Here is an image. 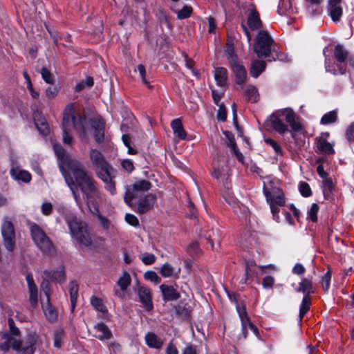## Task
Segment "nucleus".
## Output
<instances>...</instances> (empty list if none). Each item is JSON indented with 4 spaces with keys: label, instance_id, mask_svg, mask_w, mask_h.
I'll return each mask as SVG.
<instances>
[{
    "label": "nucleus",
    "instance_id": "nucleus-19",
    "mask_svg": "<svg viewBox=\"0 0 354 354\" xmlns=\"http://www.w3.org/2000/svg\"><path fill=\"white\" fill-rule=\"evenodd\" d=\"M94 329L96 333L95 337L101 341L110 339L112 337L111 330L102 322L97 324Z\"/></svg>",
    "mask_w": 354,
    "mask_h": 354
},
{
    "label": "nucleus",
    "instance_id": "nucleus-25",
    "mask_svg": "<svg viewBox=\"0 0 354 354\" xmlns=\"http://www.w3.org/2000/svg\"><path fill=\"white\" fill-rule=\"evenodd\" d=\"M214 79L218 86L225 87L227 86L228 73L225 68L218 67L214 71Z\"/></svg>",
    "mask_w": 354,
    "mask_h": 354
},
{
    "label": "nucleus",
    "instance_id": "nucleus-30",
    "mask_svg": "<svg viewBox=\"0 0 354 354\" xmlns=\"http://www.w3.org/2000/svg\"><path fill=\"white\" fill-rule=\"evenodd\" d=\"M277 12L281 15H290L295 12L292 0H280Z\"/></svg>",
    "mask_w": 354,
    "mask_h": 354
},
{
    "label": "nucleus",
    "instance_id": "nucleus-24",
    "mask_svg": "<svg viewBox=\"0 0 354 354\" xmlns=\"http://www.w3.org/2000/svg\"><path fill=\"white\" fill-rule=\"evenodd\" d=\"M231 67L236 76V83L239 85L243 84L247 77V73L244 66L238 62L235 64H232Z\"/></svg>",
    "mask_w": 354,
    "mask_h": 354
},
{
    "label": "nucleus",
    "instance_id": "nucleus-6",
    "mask_svg": "<svg viewBox=\"0 0 354 354\" xmlns=\"http://www.w3.org/2000/svg\"><path fill=\"white\" fill-rule=\"evenodd\" d=\"M349 53L342 44H337L333 50V56L336 63L326 62L325 68L326 72L333 75H344L346 71V61Z\"/></svg>",
    "mask_w": 354,
    "mask_h": 354
},
{
    "label": "nucleus",
    "instance_id": "nucleus-51",
    "mask_svg": "<svg viewBox=\"0 0 354 354\" xmlns=\"http://www.w3.org/2000/svg\"><path fill=\"white\" fill-rule=\"evenodd\" d=\"M145 278L147 280L154 282L156 284H158L161 281V279L154 271L146 272L145 273Z\"/></svg>",
    "mask_w": 354,
    "mask_h": 354
},
{
    "label": "nucleus",
    "instance_id": "nucleus-14",
    "mask_svg": "<svg viewBox=\"0 0 354 354\" xmlns=\"http://www.w3.org/2000/svg\"><path fill=\"white\" fill-rule=\"evenodd\" d=\"M277 115L284 117L286 121L290 124L293 131L301 130L302 124L299 117L291 109H284L279 111Z\"/></svg>",
    "mask_w": 354,
    "mask_h": 354
},
{
    "label": "nucleus",
    "instance_id": "nucleus-21",
    "mask_svg": "<svg viewBox=\"0 0 354 354\" xmlns=\"http://www.w3.org/2000/svg\"><path fill=\"white\" fill-rule=\"evenodd\" d=\"M88 208L91 212L97 216L100 227L105 230H109L111 226V221L100 213L97 203L88 207Z\"/></svg>",
    "mask_w": 354,
    "mask_h": 354
},
{
    "label": "nucleus",
    "instance_id": "nucleus-9",
    "mask_svg": "<svg viewBox=\"0 0 354 354\" xmlns=\"http://www.w3.org/2000/svg\"><path fill=\"white\" fill-rule=\"evenodd\" d=\"M151 186L149 181L144 179L138 180L127 186L124 196L125 203L130 207H133V200L140 198L142 194L149 191Z\"/></svg>",
    "mask_w": 354,
    "mask_h": 354
},
{
    "label": "nucleus",
    "instance_id": "nucleus-49",
    "mask_svg": "<svg viewBox=\"0 0 354 354\" xmlns=\"http://www.w3.org/2000/svg\"><path fill=\"white\" fill-rule=\"evenodd\" d=\"M174 268L169 263H165L160 268V272L164 277H169L172 276Z\"/></svg>",
    "mask_w": 354,
    "mask_h": 354
},
{
    "label": "nucleus",
    "instance_id": "nucleus-20",
    "mask_svg": "<svg viewBox=\"0 0 354 354\" xmlns=\"http://www.w3.org/2000/svg\"><path fill=\"white\" fill-rule=\"evenodd\" d=\"M241 89L248 102L255 103L259 100V93L254 86L247 84L243 86Z\"/></svg>",
    "mask_w": 354,
    "mask_h": 354
},
{
    "label": "nucleus",
    "instance_id": "nucleus-47",
    "mask_svg": "<svg viewBox=\"0 0 354 354\" xmlns=\"http://www.w3.org/2000/svg\"><path fill=\"white\" fill-rule=\"evenodd\" d=\"M122 140L124 145L128 148V153L131 155H136L138 153V151L131 146V138L127 134H124L122 136Z\"/></svg>",
    "mask_w": 354,
    "mask_h": 354
},
{
    "label": "nucleus",
    "instance_id": "nucleus-29",
    "mask_svg": "<svg viewBox=\"0 0 354 354\" xmlns=\"http://www.w3.org/2000/svg\"><path fill=\"white\" fill-rule=\"evenodd\" d=\"M90 159L93 165L98 168H100L109 163L106 161L104 156L101 152L96 149H91L90 151Z\"/></svg>",
    "mask_w": 354,
    "mask_h": 354
},
{
    "label": "nucleus",
    "instance_id": "nucleus-43",
    "mask_svg": "<svg viewBox=\"0 0 354 354\" xmlns=\"http://www.w3.org/2000/svg\"><path fill=\"white\" fill-rule=\"evenodd\" d=\"M100 169L101 170L97 173V176L102 180L113 175V169L109 164L104 165Z\"/></svg>",
    "mask_w": 354,
    "mask_h": 354
},
{
    "label": "nucleus",
    "instance_id": "nucleus-56",
    "mask_svg": "<svg viewBox=\"0 0 354 354\" xmlns=\"http://www.w3.org/2000/svg\"><path fill=\"white\" fill-rule=\"evenodd\" d=\"M299 190L302 196L308 197L310 196V187L306 182H300L299 184Z\"/></svg>",
    "mask_w": 354,
    "mask_h": 354
},
{
    "label": "nucleus",
    "instance_id": "nucleus-50",
    "mask_svg": "<svg viewBox=\"0 0 354 354\" xmlns=\"http://www.w3.org/2000/svg\"><path fill=\"white\" fill-rule=\"evenodd\" d=\"M54 149L57 157L62 160V165H60V169L63 166L64 161L66 159L71 158L70 157H65V151L64 149L59 145H55Z\"/></svg>",
    "mask_w": 354,
    "mask_h": 354
},
{
    "label": "nucleus",
    "instance_id": "nucleus-4",
    "mask_svg": "<svg viewBox=\"0 0 354 354\" xmlns=\"http://www.w3.org/2000/svg\"><path fill=\"white\" fill-rule=\"evenodd\" d=\"M254 51L259 58H269V61L275 59L274 53H277V46L266 30H260L256 36L254 44Z\"/></svg>",
    "mask_w": 354,
    "mask_h": 354
},
{
    "label": "nucleus",
    "instance_id": "nucleus-58",
    "mask_svg": "<svg viewBox=\"0 0 354 354\" xmlns=\"http://www.w3.org/2000/svg\"><path fill=\"white\" fill-rule=\"evenodd\" d=\"M125 221L132 226L137 227L139 225V221L138 218L133 214H126Z\"/></svg>",
    "mask_w": 354,
    "mask_h": 354
},
{
    "label": "nucleus",
    "instance_id": "nucleus-60",
    "mask_svg": "<svg viewBox=\"0 0 354 354\" xmlns=\"http://www.w3.org/2000/svg\"><path fill=\"white\" fill-rule=\"evenodd\" d=\"M41 290L44 292L46 297V301H50V286L48 281H44L41 284Z\"/></svg>",
    "mask_w": 354,
    "mask_h": 354
},
{
    "label": "nucleus",
    "instance_id": "nucleus-2",
    "mask_svg": "<svg viewBox=\"0 0 354 354\" xmlns=\"http://www.w3.org/2000/svg\"><path fill=\"white\" fill-rule=\"evenodd\" d=\"M89 124L93 131V136L95 141L101 143L104 138L105 122L99 117H93L88 122L76 111L74 103L67 104L63 112L62 129L63 133V142L64 144L71 145L73 137L71 131L74 129L82 138H85L87 135V124Z\"/></svg>",
    "mask_w": 354,
    "mask_h": 354
},
{
    "label": "nucleus",
    "instance_id": "nucleus-22",
    "mask_svg": "<svg viewBox=\"0 0 354 354\" xmlns=\"http://www.w3.org/2000/svg\"><path fill=\"white\" fill-rule=\"evenodd\" d=\"M160 289L162 292L163 299L165 301H174L177 300L180 297V294L171 286L162 284L160 286Z\"/></svg>",
    "mask_w": 354,
    "mask_h": 354
},
{
    "label": "nucleus",
    "instance_id": "nucleus-1",
    "mask_svg": "<svg viewBox=\"0 0 354 354\" xmlns=\"http://www.w3.org/2000/svg\"><path fill=\"white\" fill-rule=\"evenodd\" d=\"M61 172L77 204H80L78 189L84 196L88 207L97 203L96 200L100 197L98 183L82 162L75 158L66 159Z\"/></svg>",
    "mask_w": 354,
    "mask_h": 354
},
{
    "label": "nucleus",
    "instance_id": "nucleus-18",
    "mask_svg": "<svg viewBox=\"0 0 354 354\" xmlns=\"http://www.w3.org/2000/svg\"><path fill=\"white\" fill-rule=\"evenodd\" d=\"M237 313L239 315L241 326H242V332L243 338L247 337L248 328H249L250 326L252 324L250 322L249 317L248 316L247 312L245 310V308L240 306H236Z\"/></svg>",
    "mask_w": 354,
    "mask_h": 354
},
{
    "label": "nucleus",
    "instance_id": "nucleus-38",
    "mask_svg": "<svg viewBox=\"0 0 354 354\" xmlns=\"http://www.w3.org/2000/svg\"><path fill=\"white\" fill-rule=\"evenodd\" d=\"M271 122L272 127L277 132L280 133H284L288 131V126L285 124L277 115H272L271 118Z\"/></svg>",
    "mask_w": 354,
    "mask_h": 354
},
{
    "label": "nucleus",
    "instance_id": "nucleus-46",
    "mask_svg": "<svg viewBox=\"0 0 354 354\" xmlns=\"http://www.w3.org/2000/svg\"><path fill=\"white\" fill-rule=\"evenodd\" d=\"M64 337V332L62 329H57L54 334V346L59 348L62 346V340Z\"/></svg>",
    "mask_w": 354,
    "mask_h": 354
},
{
    "label": "nucleus",
    "instance_id": "nucleus-3",
    "mask_svg": "<svg viewBox=\"0 0 354 354\" xmlns=\"http://www.w3.org/2000/svg\"><path fill=\"white\" fill-rule=\"evenodd\" d=\"M71 237L79 244L84 247L93 245L91 234L86 223L73 215H68L65 218Z\"/></svg>",
    "mask_w": 354,
    "mask_h": 354
},
{
    "label": "nucleus",
    "instance_id": "nucleus-41",
    "mask_svg": "<svg viewBox=\"0 0 354 354\" xmlns=\"http://www.w3.org/2000/svg\"><path fill=\"white\" fill-rule=\"evenodd\" d=\"M131 282V279L130 274L127 272H124L118 281V285L120 289L124 291L130 285Z\"/></svg>",
    "mask_w": 354,
    "mask_h": 354
},
{
    "label": "nucleus",
    "instance_id": "nucleus-54",
    "mask_svg": "<svg viewBox=\"0 0 354 354\" xmlns=\"http://www.w3.org/2000/svg\"><path fill=\"white\" fill-rule=\"evenodd\" d=\"M138 71L139 72L140 76L142 80V82L149 88H151L152 86L150 85L149 82L146 80V70L145 66L142 64H140L138 66Z\"/></svg>",
    "mask_w": 354,
    "mask_h": 354
},
{
    "label": "nucleus",
    "instance_id": "nucleus-27",
    "mask_svg": "<svg viewBox=\"0 0 354 354\" xmlns=\"http://www.w3.org/2000/svg\"><path fill=\"white\" fill-rule=\"evenodd\" d=\"M11 176L17 180H21L24 183H29L31 180L30 174L23 169H20L19 167H12L10 169Z\"/></svg>",
    "mask_w": 354,
    "mask_h": 354
},
{
    "label": "nucleus",
    "instance_id": "nucleus-59",
    "mask_svg": "<svg viewBox=\"0 0 354 354\" xmlns=\"http://www.w3.org/2000/svg\"><path fill=\"white\" fill-rule=\"evenodd\" d=\"M227 118V111L223 104L219 105L217 113V119L219 121L224 122Z\"/></svg>",
    "mask_w": 354,
    "mask_h": 354
},
{
    "label": "nucleus",
    "instance_id": "nucleus-61",
    "mask_svg": "<svg viewBox=\"0 0 354 354\" xmlns=\"http://www.w3.org/2000/svg\"><path fill=\"white\" fill-rule=\"evenodd\" d=\"M231 149L233 151L236 158L239 160V161L243 162V156L242 153L239 151L235 142L231 141Z\"/></svg>",
    "mask_w": 354,
    "mask_h": 354
},
{
    "label": "nucleus",
    "instance_id": "nucleus-39",
    "mask_svg": "<svg viewBox=\"0 0 354 354\" xmlns=\"http://www.w3.org/2000/svg\"><path fill=\"white\" fill-rule=\"evenodd\" d=\"M60 87L59 86L50 84L46 88L44 97L48 100H53L58 95Z\"/></svg>",
    "mask_w": 354,
    "mask_h": 354
},
{
    "label": "nucleus",
    "instance_id": "nucleus-53",
    "mask_svg": "<svg viewBox=\"0 0 354 354\" xmlns=\"http://www.w3.org/2000/svg\"><path fill=\"white\" fill-rule=\"evenodd\" d=\"M35 124L38 129V130L43 134L47 135L49 133L48 125L45 120H41L39 122H36Z\"/></svg>",
    "mask_w": 354,
    "mask_h": 354
},
{
    "label": "nucleus",
    "instance_id": "nucleus-55",
    "mask_svg": "<svg viewBox=\"0 0 354 354\" xmlns=\"http://www.w3.org/2000/svg\"><path fill=\"white\" fill-rule=\"evenodd\" d=\"M156 257L153 254L145 253L142 257L141 260L143 263L145 265H151L155 262Z\"/></svg>",
    "mask_w": 354,
    "mask_h": 354
},
{
    "label": "nucleus",
    "instance_id": "nucleus-37",
    "mask_svg": "<svg viewBox=\"0 0 354 354\" xmlns=\"http://www.w3.org/2000/svg\"><path fill=\"white\" fill-rule=\"evenodd\" d=\"M337 111L336 110L330 111L325 113L321 118L320 124L327 125L336 122L337 120Z\"/></svg>",
    "mask_w": 354,
    "mask_h": 354
},
{
    "label": "nucleus",
    "instance_id": "nucleus-16",
    "mask_svg": "<svg viewBox=\"0 0 354 354\" xmlns=\"http://www.w3.org/2000/svg\"><path fill=\"white\" fill-rule=\"evenodd\" d=\"M156 201V196L153 194H146L140 198L138 202V212L140 214H145L153 208Z\"/></svg>",
    "mask_w": 354,
    "mask_h": 354
},
{
    "label": "nucleus",
    "instance_id": "nucleus-52",
    "mask_svg": "<svg viewBox=\"0 0 354 354\" xmlns=\"http://www.w3.org/2000/svg\"><path fill=\"white\" fill-rule=\"evenodd\" d=\"M331 274L330 271H328L322 278V285L323 289L326 292L330 287Z\"/></svg>",
    "mask_w": 354,
    "mask_h": 354
},
{
    "label": "nucleus",
    "instance_id": "nucleus-7",
    "mask_svg": "<svg viewBox=\"0 0 354 354\" xmlns=\"http://www.w3.org/2000/svg\"><path fill=\"white\" fill-rule=\"evenodd\" d=\"M263 193L267 202L270 204L273 218L277 221L279 218V207L285 204L283 192L279 188L272 187L271 185H264Z\"/></svg>",
    "mask_w": 354,
    "mask_h": 354
},
{
    "label": "nucleus",
    "instance_id": "nucleus-64",
    "mask_svg": "<svg viewBox=\"0 0 354 354\" xmlns=\"http://www.w3.org/2000/svg\"><path fill=\"white\" fill-rule=\"evenodd\" d=\"M53 211V205L50 203H44L41 205V212L43 214L48 216L51 214Z\"/></svg>",
    "mask_w": 354,
    "mask_h": 354
},
{
    "label": "nucleus",
    "instance_id": "nucleus-45",
    "mask_svg": "<svg viewBox=\"0 0 354 354\" xmlns=\"http://www.w3.org/2000/svg\"><path fill=\"white\" fill-rule=\"evenodd\" d=\"M225 56L229 61L230 65L235 64V63L238 62V58L236 55L234 54V49L232 46H227V49L225 50Z\"/></svg>",
    "mask_w": 354,
    "mask_h": 354
},
{
    "label": "nucleus",
    "instance_id": "nucleus-33",
    "mask_svg": "<svg viewBox=\"0 0 354 354\" xmlns=\"http://www.w3.org/2000/svg\"><path fill=\"white\" fill-rule=\"evenodd\" d=\"M90 300L91 304L94 309L102 313L103 314V317H105L108 311L103 300L95 296L91 297Z\"/></svg>",
    "mask_w": 354,
    "mask_h": 354
},
{
    "label": "nucleus",
    "instance_id": "nucleus-17",
    "mask_svg": "<svg viewBox=\"0 0 354 354\" xmlns=\"http://www.w3.org/2000/svg\"><path fill=\"white\" fill-rule=\"evenodd\" d=\"M138 293L143 307L148 311L152 310L153 303L149 289L147 287L141 286L138 288Z\"/></svg>",
    "mask_w": 354,
    "mask_h": 354
},
{
    "label": "nucleus",
    "instance_id": "nucleus-11",
    "mask_svg": "<svg viewBox=\"0 0 354 354\" xmlns=\"http://www.w3.org/2000/svg\"><path fill=\"white\" fill-rule=\"evenodd\" d=\"M30 234L33 241L43 252L50 253L53 250L51 241L38 225L34 223L30 225Z\"/></svg>",
    "mask_w": 354,
    "mask_h": 354
},
{
    "label": "nucleus",
    "instance_id": "nucleus-28",
    "mask_svg": "<svg viewBox=\"0 0 354 354\" xmlns=\"http://www.w3.org/2000/svg\"><path fill=\"white\" fill-rule=\"evenodd\" d=\"M266 67V63L263 60L253 59L251 62L250 73L253 77H258Z\"/></svg>",
    "mask_w": 354,
    "mask_h": 354
},
{
    "label": "nucleus",
    "instance_id": "nucleus-10",
    "mask_svg": "<svg viewBox=\"0 0 354 354\" xmlns=\"http://www.w3.org/2000/svg\"><path fill=\"white\" fill-rule=\"evenodd\" d=\"M1 232L5 248L8 252H13L16 248L15 230L12 221L7 216L3 218Z\"/></svg>",
    "mask_w": 354,
    "mask_h": 354
},
{
    "label": "nucleus",
    "instance_id": "nucleus-63",
    "mask_svg": "<svg viewBox=\"0 0 354 354\" xmlns=\"http://www.w3.org/2000/svg\"><path fill=\"white\" fill-rule=\"evenodd\" d=\"M274 283V279L271 276L263 278L262 285L264 288H272Z\"/></svg>",
    "mask_w": 354,
    "mask_h": 354
},
{
    "label": "nucleus",
    "instance_id": "nucleus-42",
    "mask_svg": "<svg viewBox=\"0 0 354 354\" xmlns=\"http://www.w3.org/2000/svg\"><path fill=\"white\" fill-rule=\"evenodd\" d=\"M40 73L44 81L48 84H54L55 82V77L54 75L47 68L43 67Z\"/></svg>",
    "mask_w": 354,
    "mask_h": 354
},
{
    "label": "nucleus",
    "instance_id": "nucleus-40",
    "mask_svg": "<svg viewBox=\"0 0 354 354\" xmlns=\"http://www.w3.org/2000/svg\"><path fill=\"white\" fill-rule=\"evenodd\" d=\"M44 311L46 317L50 322H55L57 319V314L55 310L50 306V301L44 305Z\"/></svg>",
    "mask_w": 354,
    "mask_h": 354
},
{
    "label": "nucleus",
    "instance_id": "nucleus-36",
    "mask_svg": "<svg viewBox=\"0 0 354 354\" xmlns=\"http://www.w3.org/2000/svg\"><path fill=\"white\" fill-rule=\"evenodd\" d=\"M257 266L254 261H248L245 263V278L242 279L243 283H246L247 281L256 273Z\"/></svg>",
    "mask_w": 354,
    "mask_h": 354
},
{
    "label": "nucleus",
    "instance_id": "nucleus-57",
    "mask_svg": "<svg viewBox=\"0 0 354 354\" xmlns=\"http://www.w3.org/2000/svg\"><path fill=\"white\" fill-rule=\"evenodd\" d=\"M265 142L270 145L276 152V153L279 154L281 152V147L278 145V143L272 138H265Z\"/></svg>",
    "mask_w": 354,
    "mask_h": 354
},
{
    "label": "nucleus",
    "instance_id": "nucleus-35",
    "mask_svg": "<svg viewBox=\"0 0 354 354\" xmlns=\"http://www.w3.org/2000/svg\"><path fill=\"white\" fill-rule=\"evenodd\" d=\"M68 288L71 297V308L72 310H73L75 307L78 296V285L76 282L71 281L68 284Z\"/></svg>",
    "mask_w": 354,
    "mask_h": 354
},
{
    "label": "nucleus",
    "instance_id": "nucleus-5",
    "mask_svg": "<svg viewBox=\"0 0 354 354\" xmlns=\"http://www.w3.org/2000/svg\"><path fill=\"white\" fill-rule=\"evenodd\" d=\"M3 338L6 339V344H1L3 350L12 347L21 354H32L36 350V345L39 342V337L35 334H30L23 341H19L15 337H10L8 334H3Z\"/></svg>",
    "mask_w": 354,
    "mask_h": 354
},
{
    "label": "nucleus",
    "instance_id": "nucleus-44",
    "mask_svg": "<svg viewBox=\"0 0 354 354\" xmlns=\"http://www.w3.org/2000/svg\"><path fill=\"white\" fill-rule=\"evenodd\" d=\"M344 136L350 145H354V122L348 126Z\"/></svg>",
    "mask_w": 354,
    "mask_h": 354
},
{
    "label": "nucleus",
    "instance_id": "nucleus-32",
    "mask_svg": "<svg viewBox=\"0 0 354 354\" xmlns=\"http://www.w3.org/2000/svg\"><path fill=\"white\" fill-rule=\"evenodd\" d=\"M147 345L153 348L159 349L163 345V341L153 333H148L145 335Z\"/></svg>",
    "mask_w": 354,
    "mask_h": 354
},
{
    "label": "nucleus",
    "instance_id": "nucleus-15",
    "mask_svg": "<svg viewBox=\"0 0 354 354\" xmlns=\"http://www.w3.org/2000/svg\"><path fill=\"white\" fill-rule=\"evenodd\" d=\"M342 0H329L327 12L334 23H337L340 21L343 15V9L341 6Z\"/></svg>",
    "mask_w": 354,
    "mask_h": 354
},
{
    "label": "nucleus",
    "instance_id": "nucleus-62",
    "mask_svg": "<svg viewBox=\"0 0 354 354\" xmlns=\"http://www.w3.org/2000/svg\"><path fill=\"white\" fill-rule=\"evenodd\" d=\"M121 165L123 169L127 172H131L134 169L133 164L129 160H123L121 162Z\"/></svg>",
    "mask_w": 354,
    "mask_h": 354
},
{
    "label": "nucleus",
    "instance_id": "nucleus-48",
    "mask_svg": "<svg viewBox=\"0 0 354 354\" xmlns=\"http://www.w3.org/2000/svg\"><path fill=\"white\" fill-rule=\"evenodd\" d=\"M192 12V8L189 6H185L180 10L177 13V17L179 19H187L190 17Z\"/></svg>",
    "mask_w": 354,
    "mask_h": 354
},
{
    "label": "nucleus",
    "instance_id": "nucleus-13",
    "mask_svg": "<svg viewBox=\"0 0 354 354\" xmlns=\"http://www.w3.org/2000/svg\"><path fill=\"white\" fill-rule=\"evenodd\" d=\"M297 291L305 294L299 312V319H301L303 316L307 313L310 308V281L307 279H303L299 283V287L297 288Z\"/></svg>",
    "mask_w": 354,
    "mask_h": 354
},
{
    "label": "nucleus",
    "instance_id": "nucleus-23",
    "mask_svg": "<svg viewBox=\"0 0 354 354\" xmlns=\"http://www.w3.org/2000/svg\"><path fill=\"white\" fill-rule=\"evenodd\" d=\"M26 280L28 286L30 302L32 306H35L38 301V290L36 284L34 282L32 275L28 274L26 276Z\"/></svg>",
    "mask_w": 354,
    "mask_h": 354
},
{
    "label": "nucleus",
    "instance_id": "nucleus-31",
    "mask_svg": "<svg viewBox=\"0 0 354 354\" xmlns=\"http://www.w3.org/2000/svg\"><path fill=\"white\" fill-rule=\"evenodd\" d=\"M171 126L174 133L176 137H178L180 140H185L186 138L187 133L183 128L181 120L180 118H176L172 120Z\"/></svg>",
    "mask_w": 354,
    "mask_h": 354
},
{
    "label": "nucleus",
    "instance_id": "nucleus-8",
    "mask_svg": "<svg viewBox=\"0 0 354 354\" xmlns=\"http://www.w3.org/2000/svg\"><path fill=\"white\" fill-rule=\"evenodd\" d=\"M316 172L320 178H322V187L324 194L332 193L335 189V183L333 182L326 167L329 166L328 158L326 156H320L316 158L315 161Z\"/></svg>",
    "mask_w": 354,
    "mask_h": 354
},
{
    "label": "nucleus",
    "instance_id": "nucleus-26",
    "mask_svg": "<svg viewBox=\"0 0 354 354\" xmlns=\"http://www.w3.org/2000/svg\"><path fill=\"white\" fill-rule=\"evenodd\" d=\"M248 25L252 30H257L262 26L259 13L255 10H252L248 17Z\"/></svg>",
    "mask_w": 354,
    "mask_h": 354
},
{
    "label": "nucleus",
    "instance_id": "nucleus-12",
    "mask_svg": "<svg viewBox=\"0 0 354 354\" xmlns=\"http://www.w3.org/2000/svg\"><path fill=\"white\" fill-rule=\"evenodd\" d=\"M330 133L328 131L322 132L320 135L315 138L314 149L316 153L324 155H333L335 151L333 145L328 142Z\"/></svg>",
    "mask_w": 354,
    "mask_h": 354
},
{
    "label": "nucleus",
    "instance_id": "nucleus-34",
    "mask_svg": "<svg viewBox=\"0 0 354 354\" xmlns=\"http://www.w3.org/2000/svg\"><path fill=\"white\" fill-rule=\"evenodd\" d=\"M44 274L46 278L57 282H63L66 279L64 268H61L59 270L54 271L53 272L45 271Z\"/></svg>",
    "mask_w": 354,
    "mask_h": 354
}]
</instances>
